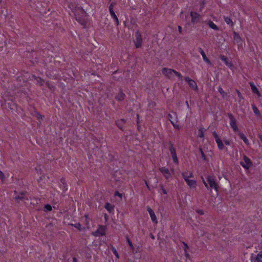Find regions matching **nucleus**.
<instances>
[{
  "mask_svg": "<svg viewBox=\"0 0 262 262\" xmlns=\"http://www.w3.org/2000/svg\"><path fill=\"white\" fill-rule=\"evenodd\" d=\"M76 20L82 26H86L87 13L81 7H78L73 11Z\"/></svg>",
  "mask_w": 262,
  "mask_h": 262,
  "instance_id": "nucleus-1",
  "label": "nucleus"
},
{
  "mask_svg": "<svg viewBox=\"0 0 262 262\" xmlns=\"http://www.w3.org/2000/svg\"><path fill=\"white\" fill-rule=\"evenodd\" d=\"M206 179L209 188L214 189L216 191H218L219 186L215 179L210 176H208Z\"/></svg>",
  "mask_w": 262,
  "mask_h": 262,
  "instance_id": "nucleus-2",
  "label": "nucleus"
},
{
  "mask_svg": "<svg viewBox=\"0 0 262 262\" xmlns=\"http://www.w3.org/2000/svg\"><path fill=\"white\" fill-rule=\"evenodd\" d=\"M244 161H241L240 164L246 169H249L250 167L252 166L253 163L251 160L246 155L243 157Z\"/></svg>",
  "mask_w": 262,
  "mask_h": 262,
  "instance_id": "nucleus-3",
  "label": "nucleus"
},
{
  "mask_svg": "<svg viewBox=\"0 0 262 262\" xmlns=\"http://www.w3.org/2000/svg\"><path fill=\"white\" fill-rule=\"evenodd\" d=\"M169 149L174 164H178V159L177 156L176 149L171 141L169 142Z\"/></svg>",
  "mask_w": 262,
  "mask_h": 262,
  "instance_id": "nucleus-4",
  "label": "nucleus"
},
{
  "mask_svg": "<svg viewBox=\"0 0 262 262\" xmlns=\"http://www.w3.org/2000/svg\"><path fill=\"white\" fill-rule=\"evenodd\" d=\"M227 116L229 118L230 125L231 127L232 128L233 131L235 132H238V128L237 126L236 125V120L234 118V116L231 113H227Z\"/></svg>",
  "mask_w": 262,
  "mask_h": 262,
  "instance_id": "nucleus-5",
  "label": "nucleus"
},
{
  "mask_svg": "<svg viewBox=\"0 0 262 262\" xmlns=\"http://www.w3.org/2000/svg\"><path fill=\"white\" fill-rule=\"evenodd\" d=\"M135 36L136 38V41H135V46L137 48H139L142 44V37L139 31L136 32Z\"/></svg>",
  "mask_w": 262,
  "mask_h": 262,
  "instance_id": "nucleus-6",
  "label": "nucleus"
},
{
  "mask_svg": "<svg viewBox=\"0 0 262 262\" xmlns=\"http://www.w3.org/2000/svg\"><path fill=\"white\" fill-rule=\"evenodd\" d=\"M175 70L171 69H168L167 68H164L162 69V73L165 76L167 77L168 78H171V76L174 73Z\"/></svg>",
  "mask_w": 262,
  "mask_h": 262,
  "instance_id": "nucleus-7",
  "label": "nucleus"
},
{
  "mask_svg": "<svg viewBox=\"0 0 262 262\" xmlns=\"http://www.w3.org/2000/svg\"><path fill=\"white\" fill-rule=\"evenodd\" d=\"M184 79L191 88L195 90L198 89L196 83L194 80L190 78L189 77H185Z\"/></svg>",
  "mask_w": 262,
  "mask_h": 262,
  "instance_id": "nucleus-8",
  "label": "nucleus"
},
{
  "mask_svg": "<svg viewBox=\"0 0 262 262\" xmlns=\"http://www.w3.org/2000/svg\"><path fill=\"white\" fill-rule=\"evenodd\" d=\"M190 16L191 17V22L193 24H195L199 21L200 15L198 13L195 12H191Z\"/></svg>",
  "mask_w": 262,
  "mask_h": 262,
  "instance_id": "nucleus-9",
  "label": "nucleus"
},
{
  "mask_svg": "<svg viewBox=\"0 0 262 262\" xmlns=\"http://www.w3.org/2000/svg\"><path fill=\"white\" fill-rule=\"evenodd\" d=\"M147 210L148 211V212L150 216L151 221L155 223H157L158 221L157 220V217L155 214L154 211L149 206H147Z\"/></svg>",
  "mask_w": 262,
  "mask_h": 262,
  "instance_id": "nucleus-10",
  "label": "nucleus"
},
{
  "mask_svg": "<svg viewBox=\"0 0 262 262\" xmlns=\"http://www.w3.org/2000/svg\"><path fill=\"white\" fill-rule=\"evenodd\" d=\"M249 84L251 86L252 92L253 93L256 94L258 97H260L261 96L260 93H259L258 89L257 88L256 85L254 84V83L250 82L249 83Z\"/></svg>",
  "mask_w": 262,
  "mask_h": 262,
  "instance_id": "nucleus-11",
  "label": "nucleus"
},
{
  "mask_svg": "<svg viewBox=\"0 0 262 262\" xmlns=\"http://www.w3.org/2000/svg\"><path fill=\"white\" fill-rule=\"evenodd\" d=\"M125 97V95L123 93V91L121 89H120L119 93L115 96V99L119 101H123Z\"/></svg>",
  "mask_w": 262,
  "mask_h": 262,
  "instance_id": "nucleus-12",
  "label": "nucleus"
},
{
  "mask_svg": "<svg viewBox=\"0 0 262 262\" xmlns=\"http://www.w3.org/2000/svg\"><path fill=\"white\" fill-rule=\"evenodd\" d=\"M199 52L200 53V54L202 55V57H203V60L206 62H207V63L208 64H211V63L210 61V60L207 58V57L206 56V54L204 52V51H203V50L201 48H199Z\"/></svg>",
  "mask_w": 262,
  "mask_h": 262,
  "instance_id": "nucleus-13",
  "label": "nucleus"
},
{
  "mask_svg": "<svg viewBox=\"0 0 262 262\" xmlns=\"http://www.w3.org/2000/svg\"><path fill=\"white\" fill-rule=\"evenodd\" d=\"M126 123V120L124 119H121L120 120H117L116 122V124L117 126L121 130H124L123 129V125L124 124Z\"/></svg>",
  "mask_w": 262,
  "mask_h": 262,
  "instance_id": "nucleus-14",
  "label": "nucleus"
},
{
  "mask_svg": "<svg viewBox=\"0 0 262 262\" xmlns=\"http://www.w3.org/2000/svg\"><path fill=\"white\" fill-rule=\"evenodd\" d=\"M114 205H112L109 203H106L105 204L104 208L110 212L112 213L114 210Z\"/></svg>",
  "mask_w": 262,
  "mask_h": 262,
  "instance_id": "nucleus-15",
  "label": "nucleus"
},
{
  "mask_svg": "<svg viewBox=\"0 0 262 262\" xmlns=\"http://www.w3.org/2000/svg\"><path fill=\"white\" fill-rule=\"evenodd\" d=\"M233 38L237 43H241L242 42V38L241 36L235 32H234L233 33Z\"/></svg>",
  "mask_w": 262,
  "mask_h": 262,
  "instance_id": "nucleus-16",
  "label": "nucleus"
},
{
  "mask_svg": "<svg viewBox=\"0 0 262 262\" xmlns=\"http://www.w3.org/2000/svg\"><path fill=\"white\" fill-rule=\"evenodd\" d=\"M238 135L240 139L243 140V141L244 142V143L246 145H248L249 144V141H248V140L246 138V136L243 133L239 132V133H238Z\"/></svg>",
  "mask_w": 262,
  "mask_h": 262,
  "instance_id": "nucleus-17",
  "label": "nucleus"
},
{
  "mask_svg": "<svg viewBox=\"0 0 262 262\" xmlns=\"http://www.w3.org/2000/svg\"><path fill=\"white\" fill-rule=\"evenodd\" d=\"M110 13V14H111L112 17L114 19L116 26H118L119 25V19H118L117 15H116L114 11H112Z\"/></svg>",
  "mask_w": 262,
  "mask_h": 262,
  "instance_id": "nucleus-18",
  "label": "nucleus"
},
{
  "mask_svg": "<svg viewBox=\"0 0 262 262\" xmlns=\"http://www.w3.org/2000/svg\"><path fill=\"white\" fill-rule=\"evenodd\" d=\"M208 25L210 28L216 31L219 30V27L213 21L209 20Z\"/></svg>",
  "mask_w": 262,
  "mask_h": 262,
  "instance_id": "nucleus-19",
  "label": "nucleus"
},
{
  "mask_svg": "<svg viewBox=\"0 0 262 262\" xmlns=\"http://www.w3.org/2000/svg\"><path fill=\"white\" fill-rule=\"evenodd\" d=\"M252 108L253 109V112L255 115L257 116H260V113L257 107L255 106L254 104H252Z\"/></svg>",
  "mask_w": 262,
  "mask_h": 262,
  "instance_id": "nucleus-20",
  "label": "nucleus"
},
{
  "mask_svg": "<svg viewBox=\"0 0 262 262\" xmlns=\"http://www.w3.org/2000/svg\"><path fill=\"white\" fill-rule=\"evenodd\" d=\"M217 144V146L219 147V148L220 149V150H223L224 148V145L222 142V141L221 140V139H218L217 140L215 141Z\"/></svg>",
  "mask_w": 262,
  "mask_h": 262,
  "instance_id": "nucleus-21",
  "label": "nucleus"
},
{
  "mask_svg": "<svg viewBox=\"0 0 262 262\" xmlns=\"http://www.w3.org/2000/svg\"><path fill=\"white\" fill-rule=\"evenodd\" d=\"M225 21L228 25H230L231 26H233V23L232 19L228 16H224Z\"/></svg>",
  "mask_w": 262,
  "mask_h": 262,
  "instance_id": "nucleus-22",
  "label": "nucleus"
},
{
  "mask_svg": "<svg viewBox=\"0 0 262 262\" xmlns=\"http://www.w3.org/2000/svg\"><path fill=\"white\" fill-rule=\"evenodd\" d=\"M254 262H262V251L257 255Z\"/></svg>",
  "mask_w": 262,
  "mask_h": 262,
  "instance_id": "nucleus-23",
  "label": "nucleus"
},
{
  "mask_svg": "<svg viewBox=\"0 0 262 262\" xmlns=\"http://www.w3.org/2000/svg\"><path fill=\"white\" fill-rule=\"evenodd\" d=\"M191 188H193L195 187L196 185V181L193 180H190V181H187V183Z\"/></svg>",
  "mask_w": 262,
  "mask_h": 262,
  "instance_id": "nucleus-24",
  "label": "nucleus"
},
{
  "mask_svg": "<svg viewBox=\"0 0 262 262\" xmlns=\"http://www.w3.org/2000/svg\"><path fill=\"white\" fill-rule=\"evenodd\" d=\"M182 176L184 178H192L193 177L192 172H190L188 174V172H184L182 173Z\"/></svg>",
  "mask_w": 262,
  "mask_h": 262,
  "instance_id": "nucleus-25",
  "label": "nucleus"
},
{
  "mask_svg": "<svg viewBox=\"0 0 262 262\" xmlns=\"http://www.w3.org/2000/svg\"><path fill=\"white\" fill-rule=\"evenodd\" d=\"M159 170L163 175L165 174H168V172H169L168 169L166 168L165 167H162L159 168Z\"/></svg>",
  "mask_w": 262,
  "mask_h": 262,
  "instance_id": "nucleus-26",
  "label": "nucleus"
},
{
  "mask_svg": "<svg viewBox=\"0 0 262 262\" xmlns=\"http://www.w3.org/2000/svg\"><path fill=\"white\" fill-rule=\"evenodd\" d=\"M218 91L221 94L222 97L224 98L227 95V93L224 92L221 86H219L218 89Z\"/></svg>",
  "mask_w": 262,
  "mask_h": 262,
  "instance_id": "nucleus-27",
  "label": "nucleus"
},
{
  "mask_svg": "<svg viewBox=\"0 0 262 262\" xmlns=\"http://www.w3.org/2000/svg\"><path fill=\"white\" fill-rule=\"evenodd\" d=\"M20 195H17L15 197V199L16 200H17L18 202H19L18 200L23 201L25 199V198L24 196V192L20 193Z\"/></svg>",
  "mask_w": 262,
  "mask_h": 262,
  "instance_id": "nucleus-28",
  "label": "nucleus"
},
{
  "mask_svg": "<svg viewBox=\"0 0 262 262\" xmlns=\"http://www.w3.org/2000/svg\"><path fill=\"white\" fill-rule=\"evenodd\" d=\"M220 58L222 61H224L225 62V63H226V65H228L229 60H228V58L226 56L221 55L220 56Z\"/></svg>",
  "mask_w": 262,
  "mask_h": 262,
  "instance_id": "nucleus-29",
  "label": "nucleus"
},
{
  "mask_svg": "<svg viewBox=\"0 0 262 262\" xmlns=\"http://www.w3.org/2000/svg\"><path fill=\"white\" fill-rule=\"evenodd\" d=\"M71 226L75 227L76 228H77L79 231H81L82 228H81V225L79 223H76L75 224H70Z\"/></svg>",
  "mask_w": 262,
  "mask_h": 262,
  "instance_id": "nucleus-30",
  "label": "nucleus"
},
{
  "mask_svg": "<svg viewBox=\"0 0 262 262\" xmlns=\"http://www.w3.org/2000/svg\"><path fill=\"white\" fill-rule=\"evenodd\" d=\"M52 207L51 205H50V204H46L44 208H43V210L46 212L50 211L52 210Z\"/></svg>",
  "mask_w": 262,
  "mask_h": 262,
  "instance_id": "nucleus-31",
  "label": "nucleus"
},
{
  "mask_svg": "<svg viewBox=\"0 0 262 262\" xmlns=\"http://www.w3.org/2000/svg\"><path fill=\"white\" fill-rule=\"evenodd\" d=\"M127 242H128V245H129V246L130 248H131V249H132V252H133V253H134V251H135V248H134V247L133 246V244H132V243L131 241H130V239L127 237Z\"/></svg>",
  "mask_w": 262,
  "mask_h": 262,
  "instance_id": "nucleus-32",
  "label": "nucleus"
},
{
  "mask_svg": "<svg viewBox=\"0 0 262 262\" xmlns=\"http://www.w3.org/2000/svg\"><path fill=\"white\" fill-rule=\"evenodd\" d=\"M199 150L201 154V158L203 159V160L207 161V159L206 158L204 152H203L202 148L201 147L199 148Z\"/></svg>",
  "mask_w": 262,
  "mask_h": 262,
  "instance_id": "nucleus-33",
  "label": "nucleus"
},
{
  "mask_svg": "<svg viewBox=\"0 0 262 262\" xmlns=\"http://www.w3.org/2000/svg\"><path fill=\"white\" fill-rule=\"evenodd\" d=\"M100 228H101V229H98L97 231H96V233H98L99 235L102 236L104 234V229L102 227V226H101Z\"/></svg>",
  "mask_w": 262,
  "mask_h": 262,
  "instance_id": "nucleus-34",
  "label": "nucleus"
},
{
  "mask_svg": "<svg viewBox=\"0 0 262 262\" xmlns=\"http://www.w3.org/2000/svg\"><path fill=\"white\" fill-rule=\"evenodd\" d=\"M111 250L113 252V253L114 254V255L116 256V257L117 258H119V256L118 253L117 252V251L116 249H115V248L112 246V248H111Z\"/></svg>",
  "mask_w": 262,
  "mask_h": 262,
  "instance_id": "nucleus-35",
  "label": "nucleus"
},
{
  "mask_svg": "<svg viewBox=\"0 0 262 262\" xmlns=\"http://www.w3.org/2000/svg\"><path fill=\"white\" fill-rule=\"evenodd\" d=\"M46 85L48 86L49 89H50L51 90L54 91L55 89V86H53L50 84L49 81H47L46 82Z\"/></svg>",
  "mask_w": 262,
  "mask_h": 262,
  "instance_id": "nucleus-36",
  "label": "nucleus"
},
{
  "mask_svg": "<svg viewBox=\"0 0 262 262\" xmlns=\"http://www.w3.org/2000/svg\"><path fill=\"white\" fill-rule=\"evenodd\" d=\"M198 136L201 137V138H203L204 136V130H203V128H200L199 130V134H198Z\"/></svg>",
  "mask_w": 262,
  "mask_h": 262,
  "instance_id": "nucleus-37",
  "label": "nucleus"
},
{
  "mask_svg": "<svg viewBox=\"0 0 262 262\" xmlns=\"http://www.w3.org/2000/svg\"><path fill=\"white\" fill-rule=\"evenodd\" d=\"M167 118H168V119L170 121L171 124L173 125V127H176V124H174V122L171 120V119L172 118V115L171 114H169L168 115Z\"/></svg>",
  "mask_w": 262,
  "mask_h": 262,
  "instance_id": "nucleus-38",
  "label": "nucleus"
},
{
  "mask_svg": "<svg viewBox=\"0 0 262 262\" xmlns=\"http://www.w3.org/2000/svg\"><path fill=\"white\" fill-rule=\"evenodd\" d=\"M212 135H213V136L214 137L215 141L217 140L218 139H220L218 136V135L217 134V133H216V132H213L212 133Z\"/></svg>",
  "mask_w": 262,
  "mask_h": 262,
  "instance_id": "nucleus-39",
  "label": "nucleus"
},
{
  "mask_svg": "<svg viewBox=\"0 0 262 262\" xmlns=\"http://www.w3.org/2000/svg\"><path fill=\"white\" fill-rule=\"evenodd\" d=\"M174 74H175L177 76H178L180 79L182 80L183 76L180 73L175 71Z\"/></svg>",
  "mask_w": 262,
  "mask_h": 262,
  "instance_id": "nucleus-40",
  "label": "nucleus"
},
{
  "mask_svg": "<svg viewBox=\"0 0 262 262\" xmlns=\"http://www.w3.org/2000/svg\"><path fill=\"white\" fill-rule=\"evenodd\" d=\"M116 5L115 3H112L111 4V5H110V7H109L110 12H111L112 11H114L113 8H114V5Z\"/></svg>",
  "mask_w": 262,
  "mask_h": 262,
  "instance_id": "nucleus-41",
  "label": "nucleus"
},
{
  "mask_svg": "<svg viewBox=\"0 0 262 262\" xmlns=\"http://www.w3.org/2000/svg\"><path fill=\"white\" fill-rule=\"evenodd\" d=\"M5 177L4 174V173L0 170V179L2 180V181H4L5 180Z\"/></svg>",
  "mask_w": 262,
  "mask_h": 262,
  "instance_id": "nucleus-42",
  "label": "nucleus"
},
{
  "mask_svg": "<svg viewBox=\"0 0 262 262\" xmlns=\"http://www.w3.org/2000/svg\"><path fill=\"white\" fill-rule=\"evenodd\" d=\"M236 93L237 94V95H238V97L239 98V99H243L244 98L242 96V95L241 93L239 92V91L236 89Z\"/></svg>",
  "mask_w": 262,
  "mask_h": 262,
  "instance_id": "nucleus-43",
  "label": "nucleus"
},
{
  "mask_svg": "<svg viewBox=\"0 0 262 262\" xmlns=\"http://www.w3.org/2000/svg\"><path fill=\"white\" fill-rule=\"evenodd\" d=\"M195 211L200 215L204 214V211L202 209H196Z\"/></svg>",
  "mask_w": 262,
  "mask_h": 262,
  "instance_id": "nucleus-44",
  "label": "nucleus"
},
{
  "mask_svg": "<svg viewBox=\"0 0 262 262\" xmlns=\"http://www.w3.org/2000/svg\"><path fill=\"white\" fill-rule=\"evenodd\" d=\"M160 187H161V189L162 191V192L164 194H167V192L166 190L164 188L163 185H160Z\"/></svg>",
  "mask_w": 262,
  "mask_h": 262,
  "instance_id": "nucleus-45",
  "label": "nucleus"
},
{
  "mask_svg": "<svg viewBox=\"0 0 262 262\" xmlns=\"http://www.w3.org/2000/svg\"><path fill=\"white\" fill-rule=\"evenodd\" d=\"M114 195L115 196H119L120 198H122V194L120 193L119 191H116L115 192V194Z\"/></svg>",
  "mask_w": 262,
  "mask_h": 262,
  "instance_id": "nucleus-46",
  "label": "nucleus"
},
{
  "mask_svg": "<svg viewBox=\"0 0 262 262\" xmlns=\"http://www.w3.org/2000/svg\"><path fill=\"white\" fill-rule=\"evenodd\" d=\"M183 245H184V250L185 251H187V250L189 249V247L187 245V244L184 242H183Z\"/></svg>",
  "mask_w": 262,
  "mask_h": 262,
  "instance_id": "nucleus-47",
  "label": "nucleus"
},
{
  "mask_svg": "<svg viewBox=\"0 0 262 262\" xmlns=\"http://www.w3.org/2000/svg\"><path fill=\"white\" fill-rule=\"evenodd\" d=\"M36 117L37 119H42V118H44V116L40 115L39 113H37Z\"/></svg>",
  "mask_w": 262,
  "mask_h": 262,
  "instance_id": "nucleus-48",
  "label": "nucleus"
},
{
  "mask_svg": "<svg viewBox=\"0 0 262 262\" xmlns=\"http://www.w3.org/2000/svg\"><path fill=\"white\" fill-rule=\"evenodd\" d=\"M202 179H203V183L204 184L205 187L207 188V189H209V187L208 186V185L207 184V182H206V181H205V180L204 179V178H202Z\"/></svg>",
  "mask_w": 262,
  "mask_h": 262,
  "instance_id": "nucleus-49",
  "label": "nucleus"
},
{
  "mask_svg": "<svg viewBox=\"0 0 262 262\" xmlns=\"http://www.w3.org/2000/svg\"><path fill=\"white\" fill-rule=\"evenodd\" d=\"M164 176V177L167 180L170 177V172H169L168 174H165Z\"/></svg>",
  "mask_w": 262,
  "mask_h": 262,
  "instance_id": "nucleus-50",
  "label": "nucleus"
},
{
  "mask_svg": "<svg viewBox=\"0 0 262 262\" xmlns=\"http://www.w3.org/2000/svg\"><path fill=\"white\" fill-rule=\"evenodd\" d=\"M185 255L187 258H190V255L188 253L187 251H185Z\"/></svg>",
  "mask_w": 262,
  "mask_h": 262,
  "instance_id": "nucleus-51",
  "label": "nucleus"
},
{
  "mask_svg": "<svg viewBox=\"0 0 262 262\" xmlns=\"http://www.w3.org/2000/svg\"><path fill=\"white\" fill-rule=\"evenodd\" d=\"M139 115H137V125H138L140 123V120H139Z\"/></svg>",
  "mask_w": 262,
  "mask_h": 262,
  "instance_id": "nucleus-52",
  "label": "nucleus"
},
{
  "mask_svg": "<svg viewBox=\"0 0 262 262\" xmlns=\"http://www.w3.org/2000/svg\"><path fill=\"white\" fill-rule=\"evenodd\" d=\"M224 143L227 145H229L230 144V141L229 140H224Z\"/></svg>",
  "mask_w": 262,
  "mask_h": 262,
  "instance_id": "nucleus-53",
  "label": "nucleus"
},
{
  "mask_svg": "<svg viewBox=\"0 0 262 262\" xmlns=\"http://www.w3.org/2000/svg\"><path fill=\"white\" fill-rule=\"evenodd\" d=\"M178 30H179V32L180 33H182V28L180 26H178Z\"/></svg>",
  "mask_w": 262,
  "mask_h": 262,
  "instance_id": "nucleus-54",
  "label": "nucleus"
},
{
  "mask_svg": "<svg viewBox=\"0 0 262 262\" xmlns=\"http://www.w3.org/2000/svg\"><path fill=\"white\" fill-rule=\"evenodd\" d=\"M16 105L14 103H13L12 105H11L10 109L13 110L14 107H15Z\"/></svg>",
  "mask_w": 262,
  "mask_h": 262,
  "instance_id": "nucleus-55",
  "label": "nucleus"
},
{
  "mask_svg": "<svg viewBox=\"0 0 262 262\" xmlns=\"http://www.w3.org/2000/svg\"><path fill=\"white\" fill-rule=\"evenodd\" d=\"M73 262H77V259L75 257H73Z\"/></svg>",
  "mask_w": 262,
  "mask_h": 262,
  "instance_id": "nucleus-56",
  "label": "nucleus"
},
{
  "mask_svg": "<svg viewBox=\"0 0 262 262\" xmlns=\"http://www.w3.org/2000/svg\"><path fill=\"white\" fill-rule=\"evenodd\" d=\"M205 3L204 2V1H203L202 2V4L201 5V7H203L204 6V5H205Z\"/></svg>",
  "mask_w": 262,
  "mask_h": 262,
  "instance_id": "nucleus-57",
  "label": "nucleus"
},
{
  "mask_svg": "<svg viewBox=\"0 0 262 262\" xmlns=\"http://www.w3.org/2000/svg\"><path fill=\"white\" fill-rule=\"evenodd\" d=\"M39 78V81H38L39 82H43V80L42 79H41V78Z\"/></svg>",
  "mask_w": 262,
  "mask_h": 262,
  "instance_id": "nucleus-58",
  "label": "nucleus"
},
{
  "mask_svg": "<svg viewBox=\"0 0 262 262\" xmlns=\"http://www.w3.org/2000/svg\"><path fill=\"white\" fill-rule=\"evenodd\" d=\"M185 103H186V105H187V107H188V108H189V104H188V101H186L185 102Z\"/></svg>",
  "mask_w": 262,
  "mask_h": 262,
  "instance_id": "nucleus-59",
  "label": "nucleus"
},
{
  "mask_svg": "<svg viewBox=\"0 0 262 262\" xmlns=\"http://www.w3.org/2000/svg\"><path fill=\"white\" fill-rule=\"evenodd\" d=\"M184 179L187 183V181H190V180H189V178H184Z\"/></svg>",
  "mask_w": 262,
  "mask_h": 262,
  "instance_id": "nucleus-60",
  "label": "nucleus"
},
{
  "mask_svg": "<svg viewBox=\"0 0 262 262\" xmlns=\"http://www.w3.org/2000/svg\"><path fill=\"white\" fill-rule=\"evenodd\" d=\"M138 129L139 130V128L140 127V126L139 125V124L137 125Z\"/></svg>",
  "mask_w": 262,
  "mask_h": 262,
  "instance_id": "nucleus-61",
  "label": "nucleus"
},
{
  "mask_svg": "<svg viewBox=\"0 0 262 262\" xmlns=\"http://www.w3.org/2000/svg\"><path fill=\"white\" fill-rule=\"evenodd\" d=\"M175 128H179V126L178 125H176V127H174Z\"/></svg>",
  "mask_w": 262,
  "mask_h": 262,
  "instance_id": "nucleus-62",
  "label": "nucleus"
},
{
  "mask_svg": "<svg viewBox=\"0 0 262 262\" xmlns=\"http://www.w3.org/2000/svg\"><path fill=\"white\" fill-rule=\"evenodd\" d=\"M145 184H146V185L147 186V187L149 188V186L148 185L147 182H145Z\"/></svg>",
  "mask_w": 262,
  "mask_h": 262,
  "instance_id": "nucleus-63",
  "label": "nucleus"
},
{
  "mask_svg": "<svg viewBox=\"0 0 262 262\" xmlns=\"http://www.w3.org/2000/svg\"><path fill=\"white\" fill-rule=\"evenodd\" d=\"M139 247H138V248H137V250H136V252H138V250H139Z\"/></svg>",
  "mask_w": 262,
  "mask_h": 262,
  "instance_id": "nucleus-64",
  "label": "nucleus"
}]
</instances>
